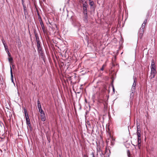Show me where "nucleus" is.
Returning <instances> with one entry per match:
<instances>
[{
	"instance_id": "obj_1",
	"label": "nucleus",
	"mask_w": 157,
	"mask_h": 157,
	"mask_svg": "<svg viewBox=\"0 0 157 157\" xmlns=\"http://www.w3.org/2000/svg\"><path fill=\"white\" fill-rule=\"evenodd\" d=\"M151 75L150 76V78L152 79L155 77V75L157 73L156 67H151Z\"/></svg>"
},
{
	"instance_id": "obj_2",
	"label": "nucleus",
	"mask_w": 157,
	"mask_h": 157,
	"mask_svg": "<svg viewBox=\"0 0 157 157\" xmlns=\"http://www.w3.org/2000/svg\"><path fill=\"white\" fill-rule=\"evenodd\" d=\"M133 79L134 80V82L132 86L131 90H133V91L135 90L137 80V78L135 76H133Z\"/></svg>"
},
{
	"instance_id": "obj_3",
	"label": "nucleus",
	"mask_w": 157,
	"mask_h": 157,
	"mask_svg": "<svg viewBox=\"0 0 157 157\" xmlns=\"http://www.w3.org/2000/svg\"><path fill=\"white\" fill-rule=\"evenodd\" d=\"M37 48L39 54H40V56L43 58L44 56V54L43 53V51L42 50V47L40 46L37 47Z\"/></svg>"
},
{
	"instance_id": "obj_4",
	"label": "nucleus",
	"mask_w": 157,
	"mask_h": 157,
	"mask_svg": "<svg viewBox=\"0 0 157 157\" xmlns=\"http://www.w3.org/2000/svg\"><path fill=\"white\" fill-rule=\"evenodd\" d=\"M40 24L41 25V28L43 30V31L44 33H47V29L45 28L44 24L43 23V22L41 20V21H40Z\"/></svg>"
},
{
	"instance_id": "obj_5",
	"label": "nucleus",
	"mask_w": 157,
	"mask_h": 157,
	"mask_svg": "<svg viewBox=\"0 0 157 157\" xmlns=\"http://www.w3.org/2000/svg\"><path fill=\"white\" fill-rule=\"evenodd\" d=\"M98 151L101 152V157H105L104 154L102 152V151L101 149V147L100 146H99L97 148Z\"/></svg>"
},
{
	"instance_id": "obj_6",
	"label": "nucleus",
	"mask_w": 157,
	"mask_h": 157,
	"mask_svg": "<svg viewBox=\"0 0 157 157\" xmlns=\"http://www.w3.org/2000/svg\"><path fill=\"white\" fill-rule=\"evenodd\" d=\"M40 117L41 120L44 121L46 120V117L44 113H40Z\"/></svg>"
},
{
	"instance_id": "obj_7",
	"label": "nucleus",
	"mask_w": 157,
	"mask_h": 157,
	"mask_svg": "<svg viewBox=\"0 0 157 157\" xmlns=\"http://www.w3.org/2000/svg\"><path fill=\"white\" fill-rule=\"evenodd\" d=\"M144 29H140L139 33V37L141 39L143 36V34L144 33Z\"/></svg>"
},
{
	"instance_id": "obj_8",
	"label": "nucleus",
	"mask_w": 157,
	"mask_h": 157,
	"mask_svg": "<svg viewBox=\"0 0 157 157\" xmlns=\"http://www.w3.org/2000/svg\"><path fill=\"white\" fill-rule=\"evenodd\" d=\"M141 142V141L140 137H138V145L139 149L140 148V147L141 146L140 144Z\"/></svg>"
},
{
	"instance_id": "obj_9",
	"label": "nucleus",
	"mask_w": 157,
	"mask_h": 157,
	"mask_svg": "<svg viewBox=\"0 0 157 157\" xmlns=\"http://www.w3.org/2000/svg\"><path fill=\"white\" fill-rule=\"evenodd\" d=\"M83 20L86 23H87L88 22V15H84Z\"/></svg>"
},
{
	"instance_id": "obj_10",
	"label": "nucleus",
	"mask_w": 157,
	"mask_h": 157,
	"mask_svg": "<svg viewBox=\"0 0 157 157\" xmlns=\"http://www.w3.org/2000/svg\"><path fill=\"white\" fill-rule=\"evenodd\" d=\"M35 36L36 38V41H40L39 36L37 33L36 32V31H35L34 32Z\"/></svg>"
},
{
	"instance_id": "obj_11",
	"label": "nucleus",
	"mask_w": 157,
	"mask_h": 157,
	"mask_svg": "<svg viewBox=\"0 0 157 157\" xmlns=\"http://www.w3.org/2000/svg\"><path fill=\"white\" fill-rule=\"evenodd\" d=\"M132 91V93L130 95V98L132 100L133 99V98L134 95V93L135 92V91H133V90H131Z\"/></svg>"
},
{
	"instance_id": "obj_12",
	"label": "nucleus",
	"mask_w": 157,
	"mask_h": 157,
	"mask_svg": "<svg viewBox=\"0 0 157 157\" xmlns=\"http://www.w3.org/2000/svg\"><path fill=\"white\" fill-rule=\"evenodd\" d=\"M137 135L138 136V137H141V134H140V130H139V128H137V132H136Z\"/></svg>"
},
{
	"instance_id": "obj_13",
	"label": "nucleus",
	"mask_w": 157,
	"mask_h": 157,
	"mask_svg": "<svg viewBox=\"0 0 157 157\" xmlns=\"http://www.w3.org/2000/svg\"><path fill=\"white\" fill-rule=\"evenodd\" d=\"M26 123L27 125L29 126V127L31 126V124H30V121L29 119H26Z\"/></svg>"
},
{
	"instance_id": "obj_14",
	"label": "nucleus",
	"mask_w": 157,
	"mask_h": 157,
	"mask_svg": "<svg viewBox=\"0 0 157 157\" xmlns=\"http://www.w3.org/2000/svg\"><path fill=\"white\" fill-rule=\"evenodd\" d=\"M151 67H156L155 64V61L154 59L151 60Z\"/></svg>"
},
{
	"instance_id": "obj_15",
	"label": "nucleus",
	"mask_w": 157,
	"mask_h": 157,
	"mask_svg": "<svg viewBox=\"0 0 157 157\" xmlns=\"http://www.w3.org/2000/svg\"><path fill=\"white\" fill-rule=\"evenodd\" d=\"M23 7L24 8V14L25 15L27 13V10L25 5H23Z\"/></svg>"
},
{
	"instance_id": "obj_16",
	"label": "nucleus",
	"mask_w": 157,
	"mask_h": 157,
	"mask_svg": "<svg viewBox=\"0 0 157 157\" xmlns=\"http://www.w3.org/2000/svg\"><path fill=\"white\" fill-rule=\"evenodd\" d=\"M3 44L4 45L5 48L6 52H9V49H8V46L7 45H6L5 44H4V43H3Z\"/></svg>"
},
{
	"instance_id": "obj_17",
	"label": "nucleus",
	"mask_w": 157,
	"mask_h": 157,
	"mask_svg": "<svg viewBox=\"0 0 157 157\" xmlns=\"http://www.w3.org/2000/svg\"><path fill=\"white\" fill-rule=\"evenodd\" d=\"M37 102L38 109H39L41 107L40 103L39 100L37 101Z\"/></svg>"
},
{
	"instance_id": "obj_18",
	"label": "nucleus",
	"mask_w": 157,
	"mask_h": 157,
	"mask_svg": "<svg viewBox=\"0 0 157 157\" xmlns=\"http://www.w3.org/2000/svg\"><path fill=\"white\" fill-rule=\"evenodd\" d=\"M127 152L128 157H131V154L129 151V150H127Z\"/></svg>"
},
{
	"instance_id": "obj_19",
	"label": "nucleus",
	"mask_w": 157,
	"mask_h": 157,
	"mask_svg": "<svg viewBox=\"0 0 157 157\" xmlns=\"http://www.w3.org/2000/svg\"><path fill=\"white\" fill-rule=\"evenodd\" d=\"M87 4L86 2H85L83 4V7H87Z\"/></svg>"
},
{
	"instance_id": "obj_20",
	"label": "nucleus",
	"mask_w": 157,
	"mask_h": 157,
	"mask_svg": "<svg viewBox=\"0 0 157 157\" xmlns=\"http://www.w3.org/2000/svg\"><path fill=\"white\" fill-rule=\"evenodd\" d=\"M40 113H44V111L42 109L41 107L39 109H38Z\"/></svg>"
},
{
	"instance_id": "obj_21",
	"label": "nucleus",
	"mask_w": 157,
	"mask_h": 157,
	"mask_svg": "<svg viewBox=\"0 0 157 157\" xmlns=\"http://www.w3.org/2000/svg\"><path fill=\"white\" fill-rule=\"evenodd\" d=\"M36 42L37 43V47L41 46L40 45V41H36Z\"/></svg>"
},
{
	"instance_id": "obj_22",
	"label": "nucleus",
	"mask_w": 157,
	"mask_h": 157,
	"mask_svg": "<svg viewBox=\"0 0 157 157\" xmlns=\"http://www.w3.org/2000/svg\"><path fill=\"white\" fill-rule=\"evenodd\" d=\"M145 24H142V25L141 27L140 28V29H144L145 26Z\"/></svg>"
},
{
	"instance_id": "obj_23",
	"label": "nucleus",
	"mask_w": 157,
	"mask_h": 157,
	"mask_svg": "<svg viewBox=\"0 0 157 157\" xmlns=\"http://www.w3.org/2000/svg\"><path fill=\"white\" fill-rule=\"evenodd\" d=\"M106 66V65L104 64L102 66V67L101 68V71H103L104 69V67H105Z\"/></svg>"
},
{
	"instance_id": "obj_24",
	"label": "nucleus",
	"mask_w": 157,
	"mask_h": 157,
	"mask_svg": "<svg viewBox=\"0 0 157 157\" xmlns=\"http://www.w3.org/2000/svg\"><path fill=\"white\" fill-rule=\"evenodd\" d=\"M83 13L84 14V15H87V10H83Z\"/></svg>"
},
{
	"instance_id": "obj_25",
	"label": "nucleus",
	"mask_w": 157,
	"mask_h": 157,
	"mask_svg": "<svg viewBox=\"0 0 157 157\" xmlns=\"http://www.w3.org/2000/svg\"><path fill=\"white\" fill-rule=\"evenodd\" d=\"M8 60L10 62H12L13 60V58L11 57H9L8 58Z\"/></svg>"
},
{
	"instance_id": "obj_26",
	"label": "nucleus",
	"mask_w": 157,
	"mask_h": 157,
	"mask_svg": "<svg viewBox=\"0 0 157 157\" xmlns=\"http://www.w3.org/2000/svg\"><path fill=\"white\" fill-rule=\"evenodd\" d=\"M147 18L146 19H145L144 21V22L143 23V24H146L147 23Z\"/></svg>"
},
{
	"instance_id": "obj_27",
	"label": "nucleus",
	"mask_w": 157,
	"mask_h": 157,
	"mask_svg": "<svg viewBox=\"0 0 157 157\" xmlns=\"http://www.w3.org/2000/svg\"><path fill=\"white\" fill-rule=\"evenodd\" d=\"M24 113H25V114H28V113H27V109H26L25 108H24Z\"/></svg>"
},
{
	"instance_id": "obj_28",
	"label": "nucleus",
	"mask_w": 157,
	"mask_h": 157,
	"mask_svg": "<svg viewBox=\"0 0 157 157\" xmlns=\"http://www.w3.org/2000/svg\"><path fill=\"white\" fill-rule=\"evenodd\" d=\"M10 74H11V76H13V73H12V68H11V66H10Z\"/></svg>"
},
{
	"instance_id": "obj_29",
	"label": "nucleus",
	"mask_w": 157,
	"mask_h": 157,
	"mask_svg": "<svg viewBox=\"0 0 157 157\" xmlns=\"http://www.w3.org/2000/svg\"><path fill=\"white\" fill-rule=\"evenodd\" d=\"M25 119H27H27L29 118L28 114H25Z\"/></svg>"
},
{
	"instance_id": "obj_30",
	"label": "nucleus",
	"mask_w": 157,
	"mask_h": 157,
	"mask_svg": "<svg viewBox=\"0 0 157 157\" xmlns=\"http://www.w3.org/2000/svg\"><path fill=\"white\" fill-rule=\"evenodd\" d=\"M89 4L91 6H93V4H94L93 2L92 1V2H90Z\"/></svg>"
},
{
	"instance_id": "obj_31",
	"label": "nucleus",
	"mask_w": 157,
	"mask_h": 157,
	"mask_svg": "<svg viewBox=\"0 0 157 157\" xmlns=\"http://www.w3.org/2000/svg\"><path fill=\"white\" fill-rule=\"evenodd\" d=\"M11 80L12 81V82H13L14 84V82H13V76H11Z\"/></svg>"
},
{
	"instance_id": "obj_32",
	"label": "nucleus",
	"mask_w": 157,
	"mask_h": 157,
	"mask_svg": "<svg viewBox=\"0 0 157 157\" xmlns=\"http://www.w3.org/2000/svg\"><path fill=\"white\" fill-rule=\"evenodd\" d=\"M7 53L8 56L9 57H11V54H10V53L9 52H7Z\"/></svg>"
},
{
	"instance_id": "obj_33",
	"label": "nucleus",
	"mask_w": 157,
	"mask_h": 157,
	"mask_svg": "<svg viewBox=\"0 0 157 157\" xmlns=\"http://www.w3.org/2000/svg\"><path fill=\"white\" fill-rule=\"evenodd\" d=\"M85 0H79V2L80 3H83L84 2Z\"/></svg>"
},
{
	"instance_id": "obj_34",
	"label": "nucleus",
	"mask_w": 157,
	"mask_h": 157,
	"mask_svg": "<svg viewBox=\"0 0 157 157\" xmlns=\"http://www.w3.org/2000/svg\"><path fill=\"white\" fill-rule=\"evenodd\" d=\"M83 157H88V156L86 154H84L83 155Z\"/></svg>"
},
{
	"instance_id": "obj_35",
	"label": "nucleus",
	"mask_w": 157,
	"mask_h": 157,
	"mask_svg": "<svg viewBox=\"0 0 157 157\" xmlns=\"http://www.w3.org/2000/svg\"><path fill=\"white\" fill-rule=\"evenodd\" d=\"M83 10H87V7H84L83 8Z\"/></svg>"
},
{
	"instance_id": "obj_36",
	"label": "nucleus",
	"mask_w": 157,
	"mask_h": 157,
	"mask_svg": "<svg viewBox=\"0 0 157 157\" xmlns=\"http://www.w3.org/2000/svg\"><path fill=\"white\" fill-rule=\"evenodd\" d=\"M21 1H22V2L23 6V5H24V0H21Z\"/></svg>"
},
{
	"instance_id": "obj_37",
	"label": "nucleus",
	"mask_w": 157,
	"mask_h": 157,
	"mask_svg": "<svg viewBox=\"0 0 157 157\" xmlns=\"http://www.w3.org/2000/svg\"><path fill=\"white\" fill-rule=\"evenodd\" d=\"M92 154H93V157H95L93 153H92Z\"/></svg>"
},
{
	"instance_id": "obj_38",
	"label": "nucleus",
	"mask_w": 157,
	"mask_h": 157,
	"mask_svg": "<svg viewBox=\"0 0 157 157\" xmlns=\"http://www.w3.org/2000/svg\"><path fill=\"white\" fill-rule=\"evenodd\" d=\"M111 142L112 143V144H113V143L112 142V141H111Z\"/></svg>"
},
{
	"instance_id": "obj_39",
	"label": "nucleus",
	"mask_w": 157,
	"mask_h": 157,
	"mask_svg": "<svg viewBox=\"0 0 157 157\" xmlns=\"http://www.w3.org/2000/svg\"><path fill=\"white\" fill-rule=\"evenodd\" d=\"M112 140H114L113 138L112 139Z\"/></svg>"
},
{
	"instance_id": "obj_40",
	"label": "nucleus",
	"mask_w": 157,
	"mask_h": 157,
	"mask_svg": "<svg viewBox=\"0 0 157 157\" xmlns=\"http://www.w3.org/2000/svg\"><path fill=\"white\" fill-rule=\"evenodd\" d=\"M12 67H14V65H13V66H12Z\"/></svg>"
},
{
	"instance_id": "obj_41",
	"label": "nucleus",
	"mask_w": 157,
	"mask_h": 157,
	"mask_svg": "<svg viewBox=\"0 0 157 157\" xmlns=\"http://www.w3.org/2000/svg\"><path fill=\"white\" fill-rule=\"evenodd\" d=\"M87 113H86V114H87Z\"/></svg>"
},
{
	"instance_id": "obj_42",
	"label": "nucleus",
	"mask_w": 157,
	"mask_h": 157,
	"mask_svg": "<svg viewBox=\"0 0 157 157\" xmlns=\"http://www.w3.org/2000/svg\"><path fill=\"white\" fill-rule=\"evenodd\" d=\"M154 157H155L154 156Z\"/></svg>"
}]
</instances>
